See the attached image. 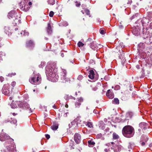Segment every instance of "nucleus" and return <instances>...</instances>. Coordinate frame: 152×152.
Instances as JSON below:
<instances>
[{
	"mask_svg": "<svg viewBox=\"0 0 152 152\" xmlns=\"http://www.w3.org/2000/svg\"><path fill=\"white\" fill-rule=\"evenodd\" d=\"M57 69L56 64L47 65L45 68V73L48 79L53 82H56L58 76L57 74Z\"/></svg>",
	"mask_w": 152,
	"mask_h": 152,
	"instance_id": "nucleus-1",
	"label": "nucleus"
},
{
	"mask_svg": "<svg viewBox=\"0 0 152 152\" xmlns=\"http://www.w3.org/2000/svg\"><path fill=\"white\" fill-rule=\"evenodd\" d=\"M0 140L1 141L7 140L4 143V145L6 148V149H5L6 152H13L15 147L14 145V140L10 138L6 134L1 133L0 134Z\"/></svg>",
	"mask_w": 152,
	"mask_h": 152,
	"instance_id": "nucleus-2",
	"label": "nucleus"
},
{
	"mask_svg": "<svg viewBox=\"0 0 152 152\" xmlns=\"http://www.w3.org/2000/svg\"><path fill=\"white\" fill-rule=\"evenodd\" d=\"M122 133L125 137L128 138L131 137L134 135V129L132 126H126L123 128Z\"/></svg>",
	"mask_w": 152,
	"mask_h": 152,
	"instance_id": "nucleus-3",
	"label": "nucleus"
},
{
	"mask_svg": "<svg viewBox=\"0 0 152 152\" xmlns=\"http://www.w3.org/2000/svg\"><path fill=\"white\" fill-rule=\"evenodd\" d=\"M41 81V77L40 74L39 73L35 74L34 72L32 76L29 79L30 82L34 85L39 84Z\"/></svg>",
	"mask_w": 152,
	"mask_h": 152,
	"instance_id": "nucleus-4",
	"label": "nucleus"
},
{
	"mask_svg": "<svg viewBox=\"0 0 152 152\" xmlns=\"http://www.w3.org/2000/svg\"><path fill=\"white\" fill-rule=\"evenodd\" d=\"M28 0H24L20 3V8L21 9L24 11H27L29 10L30 7L32 5V3L31 1L28 2Z\"/></svg>",
	"mask_w": 152,
	"mask_h": 152,
	"instance_id": "nucleus-5",
	"label": "nucleus"
},
{
	"mask_svg": "<svg viewBox=\"0 0 152 152\" xmlns=\"http://www.w3.org/2000/svg\"><path fill=\"white\" fill-rule=\"evenodd\" d=\"M106 145L108 147L110 146L111 149H113L114 152H119L121 149V145H115L113 142L107 143Z\"/></svg>",
	"mask_w": 152,
	"mask_h": 152,
	"instance_id": "nucleus-6",
	"label": "nucleus"
},
{
	"mask_svg": "<svg viewBox=\"0 0 152 152\" xmlns=\"http://www.w3.org/2000/svg\"><path fill=\"white\" fill-rule=\"evenodd\" d=\"M18 107L23 109H28L31 113L33 112V110L30 108L29 105L26 102H22L20 101L18 103Z\"/></svg>",
	"mask_w": 152,
	"mask_h": 152,
	"instance_id": "nucleus-7",
	"label": "nucleus"
},
{
	"mask_svg": "<svg viewBox=\"0 0 152 152\" xmlns=\"http://www.w3.org/2000/svg\"><path fill=\"white\" fill-rule=\"evenodd\" d=\"M13 21L12 23L14 26L17 25L21 22V18L20 15L19 13L16 14L12 19Z\"/></svg>",
	"mask_w": 152,
	"mask_h": 152,
	"instance_id": "nucleus-8",
	"label": "nucleus"
},
{
	"mask_svg": "<svg viewBox=\"0 0 152 152\" xmlns=\"http://www.w3.org/2000/svg\"><path fill=\"white\" fill-rule=\"evenodd\" d=\"M66 74V70L63 69L61 73V79L62 82L65 83L69 80V79L67 77Z\"/></svg>",
	"mask_w": 152,
	"mask_h": 152,
	"instance_id": "nucleus-9",
	"label": "nucleus"
},
{
	"mask_svg": "<svg viewBox=\"0 0 152 152\" xmlns=\"http://www.w3.org/2000/svg\"><path fill=\"white\" fill-rule=\"evenodd\" d=\"M83 101V99L82 97L78 98L76 101L75 103V105L76 107L79 108L81 105V103Z\"/></svg>",
	"mask_w": 152,
	"mask_h": 152,
	"instance_id": "nucleus-10",
	"label": "nucleus"
},
{
	"mask_svg": "<svg viewBox=\"0 0 152 152\" xmlns=\"http://www.w3.org/2000/svg\"><path fill=\"white\" fill-rule=\"evenodd\" d=\"M2 92L4 95L9 96L11 93V91L8 89V87L4 86L2 89Z\"/></svg>",
	"mask_w": 152,
	"mask_h": 152,
	"instance_id": "nucleus-11",
	"label": "nucleus"
},
{
	"mask_svg": "<svg viewBox=\"0 0 152 152\" xmlns=\"http://www.w3.org/2000/svg\"><path fill=\"white\" fill-rule=\"evenodd\" d=\"M140 127L143 130H145L149 128V126L148 124L145 122H141L139 124Z\"/></svg>",
	"mask_w": 152,
	"mask_h": 152,
	"instance_id": "nucleus-12",
	"label": "nucleus"
},
{
	"mask_svg": "<svg viewBox=\"0 0 152 152\" xmlns=\"http://www.w3.org/2000/svg\"><path fill=\"white\" fill-rule=\"evenodd\" d=\"M81 136L80 134L78 133H75L74 135V139L76 143L77 144H79L81 141Z\"/></svg>",
	"mask_w": 152,
	"mask_h": 152,
	"instance_id": "nucleus-13",
	"label": "nucleus"
},
{
	"mask_svg": "<svg viewBox=\"0 0 152 152\" xmlns=\"http://www.w3.org/2000/svg\"><path fill=\"white\" fill-rule=\"evenodd\" d=\"M140 29L139 27L137 26L134 28L132 30V32L133 34L135 36L138 35L140 34Z\"/></svg>",
	"mask_w": 152,
	"mask_h": 152,
	"instance_id": "nucleus-14",
	"label": "nucleus"
},
{
	"mask_svg": "<svg viewBox=\"0 0 152 152\" xmlns=\"http://www.w3.org/2000/svg\"><path fill=\"white\" fill-rule=\"evenodd\" d=\"M106 95L110 99H113L114 96V95L112 90L110 89L107 90Z\"/></svg>",
	"mask_w": 152,
	"mask_h": 152,
	"instance_id": "nucleus-15",
	"label": "nucleus"
},
{
	"mask_svg": "<svg viewBox=\"0 0 152 152\" xmlns=\"http://www.w3.org/2000/svg\"><path fill=\"white\" fill-rule=\"evenodd\" d=\"M148 140V138L146 136H142L141 138L140 142L142 146H144L145 144V142H147Z\"/></svg>",
	"mask_w": 152,
	"mask_h": 152,
	"instance_id": "nucleus-16",
	"label": "nucleus"
},
{
	"mask_svg": "<svg viewBox=\"0 0 152 152\" xmlns=\"http://www.w3.org/2000/svg\"><path fill=\"white\" fill-rule=\"evenodd\" d=\"M26 45L27 47L30 49L33 48L34 46L33 42L31 40L27 41L26 43Z\"/></svg>",
	"mask_w": 152,
	"mask_h": 152,
	"instance_id": "nucleus-17",
	"label": "nucleus"
},
{
	"mask_svg": "<svg viewBox=\"0 0 152 152\" xmlns=\"http://www.w3.org/2000/svg\"><path fill=\"white\" fill-rule=\"evenodd\" d=\"M5 123L10 122L11 124H16L17 123V120L15 119H13L12 118H10V119L8 118L7 120H6L4 121Z\"/></svg>",
	"mask_w": 152,
	"mask_h": 152,
	"instance_id": "nucleus-18",
	"label": "nucleus"
},
{
	"mask_svg": "<svg viewBox=\"0 0 152 152\" xmlns=\"http://www.w3.org/2000/svg\"><path fill=\"white\" fill-rule=\"evenodd\" d=\"M150 20L148 18H143L141 20V23L143 26L148 24Z\"/></svg>",
	"mask_w": 152,
	"mask_h": 152,
	"instance_id": "nucleus-19",
	"label": "nucleus"
},
{
	"mask_svg": "<svg viewBox=\"0 0 152 152\" xmlns=\"http://www.w3.org/2000/svg\"><path fill=\"white\" fill-rule=\"evenodd\" d=\"M15 11L12 10L9 12L8 14V17L9 18H12V19L13 18V17L16 15V14H18Z\"/></svg>",
	"mask_w": 152,
	"mask_h": 152,
	"instance_id": "nucleus-20",
	"label": "nucleus"
},
{
	"mask_svg": "<svg viewBox=\"0 0 152 152\" xmlns=\"http://www.w3.org/2000/svg\"><path fill=\"white\" fill-rule=\"evenodd\" d=\"M76 119H75L74 121L71 122V124H69V128L73 127L75 128L77 125V123H76Z\"/></svg>",
	"mask_w": 152,
	"mask_h": 152,
	"instance_id": "nucleus-21",
	"label": "nucleus"
},
{
	"mask_svg": "<svg viewBox=\"0 0 152 152\" xmlns=\"http://www.w3.org/2000/svg\"><path fill=\"white\" fill-rule=\"evenodd\" d=\"M96 47L97 45H96L95 42H92L90 44V48L94 50H95L97 49Z\"/></svg>",
	"mask_w": 152,
	"mask_h": 152,
	"instance_id": "nucleus-22",
	"label": "nucleus"
},
{
	"mask_svg": "<svg viewBox=\"0 0 152 152\" xmlns=\"http://www.w3.org/2000/svg\"><path fill=\"white\" fill-rule=\"evenodd\" d=\"M58 124L56 123H53L51 126V129L54 131L56 130L58 128Z\"/></svg>",
	"mask_w": 152,
	"mask_h": 152,
	"instance_id": "nucleus-23",
	"label": "nucleus"
},
{
	"mask_svg": "<svg viewBox=\"0 0 152 152\" xmlns=\"http://www.w3.org/2000/svg\"><path fill=\"white\" fill-rule=\"evenodd\" d=\"M5 31L6 33L8 35H11L12 34V31L10 28L8 27H5L4 28Z\"/></svg>",
	"mask_w": 152,
	"mask_h": 152,
	"instance_id": "nucleus-24",
	"label": "nucleus"
},
{
	"mask_svg": "<svg viewBox=\"0 0 152 152\" xmlns=\"http://www.w3.org/2000/svg\"><path fill=\"white\" fill-rule=\"evenodd\" d=\"M104 134H102L101 133H99L96 135V137L97 139H100L103 140L104 139Z\"/></svg>",
	"mask_w": 152,
	"mask_h": 152,
	"instance_id": "nucleus-25",
	"label": "nucleus"
},
{
	"mask_svg": "<svg viewBox=\"0 0 152 152\" xmlns=\"http://www.w3.org/2000/svg\"><path fill=\"white\" fill-rule=\"evenodd\" d=\"M47 31L48 34H50L52 32V28L51 27V25L50 23L48 24Z\"/></svg>",
	"mask_w": 152,
	"mask_h": 152,
	"instance_id": "nucleus-26",
	"label": "nucleus"
},
{
	"mask_svg": "<svg viewBox=\"0 0 152 152\" xmlns=\"http://www.w3.org/2000/svg\"><path fill=\"white\" fill-rule=\"evenodd\" d=\"M64 99L66 100H68L69 99H73L75 100V98L72 96H69V95H66L64 97Z\"/></svg>",
	"mask_w": 152,
	"mask_h": 152,
	"instance_id": "nucleus-27",
	"label": "nucleus"
},
{
	"mask_svg": "<svg viewBox=\"0 0 152 152\" xmlns=\"http://www.w3.org/2000/svg\"><path fill=\"white\" fill-rule=\"evenodd\" d=\"M94 71L92 70H90L89 75H88L89 78L91 79H93L94 77Z\"/></svg>",
	"mask_w": 152,
	"mask_h": 152,
	"instance_id": "nucleus-28",
	"label": "nucleus"
},
{
	"mask_svg": "<svg viewBox=\"0 0 152 152\" xmlns=\"http://www.w3.org/2000/svg\"><path fill=\"white\" fill-rule=\"evenodd\" d=\"M84 123L88 127L90 128L93 127V124L92 122L90 121H88L87 122H84Z\"/></svg>",
	"mask_w": 152,
	"mask_h": 152,
	"instance_id": "nucleus-29",
	"label": "nucleus"
},
{
	"mask_svg": "<svg viewBox=\"0 0 152 152\" xmlns=\"http://www.w3.org/2000/svg\"><path fill=\"white\" fill-rule=\"evenodd\" d=\"M88 146L90 147H92L94 146L95 144V142L94 141L91 140H89L88 141Z\"/></svg>",
	"mask_w": 152,
	"mask_h": 152,
	"instance_id": "nucleus-30",
	"label": "nucleus"
},
{
	"mask_svg": "<svg viewBox=\"0 0 152 152\" xmlns=\"http://www.w3.org/2000/svg\"><path fill=\"white\" fill-rule=\"evenodd\" d=\"M113 139L114 140H117L119 139V137L115 133H113Z\"/></svg>",
	"mask_w": 152,
	"mask_h": 152,
	"instance_id": "nucleus-31",
	"label": "nucleus"
},
{
	"mask_svg": "<svg viewBox=\"0 0 152 152\" xmlns=\"http://www.w3.org/2000/svg\"><path fill=\"white\" fill-rule=\"evenodd\" d=\"M113 102L114 104H118L119 103V100L118 98H115L113 101Z\"/></svg>",
	"mask_w": 152,
	"mask_h": 152,
	"instance_id": "nucleus-32",
	"label": "nucleus"
},
{
	"mask_svg": "<svg viewBox=\"0 0 152 152\" xmlns=\"http://www.w3.org/2000/svg\"><path fill=\"white\" fill-rule=\"evenodd\" d=\"M146 18L151 20L152 18V13L151 12H148V15Z\"/></svg>",
	"mask_w": 152,
	"mask_h": 152,
	"instance_id": "nucleus-33",
	"label": "nucleus"
},
{
	"mask_svg": "<svg viewBox=\"0 0 152 152\" xmlns=\"http://www.w3.org/2000/svg\"><path fill=\"white\" fill-rule=\"evenodd\" d=\"M20 34L22 35L25 36H28L29 34L28 33V32L26 31H22V32H21Z\"/></svg>",
	"mask_w": 152,
	"mask_h": 152,
	"instance_id": "nucleus-34",
	"label": "nucleus"
},
{
	"mask_svg": "<svg viewBox=\"0 0 152 152\" xmlns=\"http://www.w3.org/2000/svg\"><path fill=\"white\" fill-rule=\"evenodd\" d=\"M48 4L53 5L55 3V0H48Z\"/></svg>",
	"mask_w": 152,
	"mask_h": 152,
	"instance_id": "nucleus-35",
	"label": "nucleus"
},
{
	"mask_svg": "<svg viewBox=\"0 0 152 152\" xmlns=\"http://www.w3.org/2000/svg\"><path fill=\"white\" fill-rule=\"evenodd\" d=\"M134 147V144L133 143H129V145L128 146V148L129 149H132Z\"/></svg>",
	"mask_w": 152,
	"mask_h": 152,
	"instance_id": "nucleus-36",
	"label": "nucleus"
},
{
	"mask_svg": "<svg viewBox=\"0 0 152 152\" xmlns=\"http://www.w3.org/2000/svg\"><path fill=\"white\" fill-rule=\"evenodd\" d=\"M84 11L87 15H89L90 17H91V15H90V11L89 10L87 9H85Z\"/></svg>",
	"mask_w": 152,
	"mask_h": 152,
	"instance_id": "nucleus-37",
	"label": "nucleus"
},
{
	"mask_svg": "<svg viewBox=\"0 0 152 152\" xmlns=\"http://www.w3.org/2000/svg\"><path fill=\"white\" fill-rule=\"evenodd\" d=\"M78 46L79 47H82L83 45L84 44L81 42H79L77 43Z\"/></svg>",
	"mask_w": 152,
	"mask_h": 152,
	"instance_id": "nucleus-38",
	"label": "nucleus"
},
{
	"mask_svg": "<svg viewBox=\"0 0 152 152\" xmlns=\"http://www.w3.org/2000/svg\"><path fill=\"white\" fill-rule=\"evenodd\" d=\"M83 132L84 133L88 134V131L87 129L86 128H84L83 129Z\"/></svg>",
	"mask_w": 152,
	"mask_h": 152,
	"instance_id": "nucleus-39",
	"label": "nucleus"
},
{
	"mask_svg": "<svg viewBox=\"0 0 152 152\" xmlns=\"http://www.w3.org/2000/svg\"><path fill=\"white\" fill-rule=\"evenodd\" d=\"M83 76L81 75H80L78 76L77 77V79L79 80H81L83 78Z\"/></svg>",
	"mask_w": 152,
	"mask_h": 152,
	"instance_id": "nucleus-40",
	"label": "nucleus"
},
{
	"mask_svg": "<svg viewBox=\"0 0 152 152\" xmlns=\"http://www.w3.org/2000/svg\"><path fill=\"white\" fill-rule=\"evenodd\" d=\"M120 86L118 85H117L115 86L114 89L115 90H119L120 89Z\"/></svg>",
	"mask_w": 152,
	"mask_h": 152,
	"instance_id": "nucleus-41",
	"label": "nucleus"
},
{
	"mask_svg": "<svg viewBox=\"0 0 152 152\" xmlns=\"http://www.w3.org/2000/svg\"><path fill=\"white\" fill-rule=\"evenodd\" d=\"M75 5L77 7H79L80 5V2L76 1L75 2Z\"/></svg>",
	"mask_w": 152,
	"mask_h": 152,
	"instance_id": "nucleus-42",
	"label": "nucleus"
},
{
	"mask_svg": "<svg viewBox=\"0 0 152 152\" xmlns=\"http://www.w3.org/2000/svg\"><path fill=\"white\" fill-rule=\"evenodd\" d=\"M145 35H146V36L144 35V38L145 39L146 38H148L149 36V33L148 32H147L146 33Z\"/></svg>",
	"mask_w": 152,
	"mask_h": 152,
	"instance_id": "nucleus-43",
	"label": "nucleus"
},
{
	"mask_svg": "<svg viewBox=\"0 0 152 152\" xmlns=\"http://www.w3.org/2000/svg\"><path fill=\"white\" fill-rule=\"evenodd\" d=\"M54 12L52 11H51L49 13V15L50 17H52L54 15Z\"/></svg>",
	"mask_w": 152,
	"mask_h": 152,
	"instance_id": "nucleus-44",
	"label": "nucleus"
},
{
	"mask_svg": "<svg viewBox=\"0 0 152 152\" xmlns=\"http://www.w3.org/2000/svg\"><path fill=\"white\" fill-rule=\"evenodd\" d=\"M74 143L73 142H72L70 144V146H71V148H74Z\"/></svg>",
	"mask_w": 152,
	"mask_h": 152,
	"instance_id": "nucleus-45",
	"label": "nucleus"
},
{
	"mask_svg": "<svg viewBox=\"0 0 152 152\" xmlns=\"http://www.w3.org/2000/svg\"><path fill=\"white\" fill-rule=\"evenodd\" d=\"M100 33L102 34H105V32L104 30L102 29L100 30Z\"/></svg>",
	"mask_w": 152,
	"mask_h": 152,
	"instance_id": "nucleus-46",
	"label": "nucleus"
},
{
	"mask_svg": "<svg viewBox=\"0 0 152 152\" xmlns=\"http://www.w3.org/2000/svg\"><path fill=\"white\" fill-rule=\"evenodd\" d=\"M68 25V23L66 21L64 22L63 23V25L64 26H67Z\"/></svg>",
	"mask_w": 152,
	"mask_h": 152,
	"instance_id": "nucleus-47",
	"label": "nucleus"
},
{
	"mask_svg": "<svg viewBox=\"0 0 152 152\" xmlns=\"http://www.w3.org/2000/svg\"><path fill=\"white\" fill-rule=\"evenodd\" d=\"M4 80V78L2 76H0V81L1 82H2Z\"/></svg>",
	"mask_w": 152,
	"mask_h": 152,
	"instance_id": "nucleus-48",
	"label": "nucleus"
},
{
	"mask_svg": "<svg viewBox=\"0 0 152 152\" xmlns=\"http://www.w3.org/2000/svg\"><path fill=\"white\" fill-rule=\"evenodd\" d=\"M3 52H0V60H2V58H1L2 56H3Z\"/></svg>",
	"mask_w": 152,
	"mask_h": 152,
	"instance_id": "nucleus-49",
	"label": "nucleus"
},
{
	"mask_svg": "<svg viewBox=\"0 0 152 152\" xmlns=\"http://www.w3.org/2000/svg\"><path fill=\"white\" fill-rule=\"evenodd\" d=\"M15 84L16 83L15 82H12L11 84V85L13 87H14L15 85Z\"/></svg>",
	"mask_w": 152,
	"mask_h": 152,
	"instance_id": "nucleus-50",
	"label": "nucleus"
},
{
	"mask_svg": "<svg viewBox=\"0 0 152 152\" xmlns=\"http://www.w3.org/2000/svg\"><path fill=\"white\" fill-rule=\"evenodd\" d=\"M11 106L12 108H15L16 107L15 105L13 104H11Z\"/></svg>",
	"mask_w": 152,
	"mask_h": 152,
	"instance_id": "nucleus-51",
	"label": "nucleus"
},
{
	"mask_svg": "<svg viewBox=\"0 0 152 152\" xmlns=\"http://www.w3.org/2000/svg\"><path fill=\"white\" fill-rule=\"evenodd\" d=\"M45 137L47 139H48L50 138V135L48 134H45Z\"/></svg>",
	"mask_w": 152,
	"mask_h": 152,
	"instance_id": "nucleus-52",
	"label": "nucleus"
},
{
	"mask_svg": "<svg viewBox=\"0 0 152 152\" xmlns=\"http://www.w3.org/2000/svg\"><path fill=\"white\" fill-rule=\"evenodd\" d=\"M143 57H142V58H146V53H145L144 52L143 53Z\"/></svg>",
	"mask_w": 152,
	"mask_h": 152,
	"instance_id": "nucleus-53",
	"label": "nucleus"
},
{
	"mask_svg": "<svg viewBox=\"0 0 152 152\" xmlns=\"http://www.w3.org/2000/svg\"><path fill=\"white\" fill-rule=\"evenodd\" d=\"M142 45L143 47L142 48H143V47H144V45L143 43H140L139 45H138V46L139 47H140L141 46V45Z\"/></svg>",
	"mask_w": 152,
	"mask_h": 152,
	"instance_id": "nucleus-54",
	"label": "nucleus"
},
{
	"mask_svg": "<svg viewBox=\"0 0 152 152\" xmlns=\"http://www.w3.org/2000/svg\"><path fill=\"white\" fill-rule=\"evenodd\" d=\"M110 148H108V149H107V148H105L104 149V151L106 152H108V151H110Z\"/></svg>",
	"mask_w": 152,
	"mask_h": 152,
	"instance_id": "nucleus-55",
	"label": "nucleus"
},
{
	"mask_svg": "<svg viewBox=\"0 0 152 152\" xmlns=\"http://www.w3.org/2000/svg\"><path fill=\"white\" fill-rule=\"evenodd\" d=\"M149 147L150 150L152 151V143H151L149 145Z\"/></svg>",
	"mask_w": 152,
	"mask_h": 152,
	"instance_id": "nucleus-56",
	"label": "nucleus"
},
{
	"mask_svg": "<svg viewBox=\"0 0 152 152\" xmlns=\"http://www.w3.org/2000/svg\"><path fill=\"white\" fill-rule=\"evenodd\" d=\"M132 2V0H128V2L127 3L128 4H131V3Z\"/></svg>",
	"mask_w": 152,
	"mask_h": 152,
	"instance_id": "nucleus-57",
	"label": "nucleus"
},
{
	"mask_svg": "<svg viewBox=\"0 0 152 152\" xmlns=\"http://www.w3.org/2000/svg\"><path fill=\"white\" fill-rule=\"evenodd\" d=\"M69 114V113L68 112H67L65 113L64 115V116L66 117L67 116V114Z\"/></svg>",
	"mask_w": 152,
	"mask_h": 152,
	"instance_id": "nucleus-58",
	"label": "nucleus"
},
{
	"mask_svg": "<svg viewBox=\"0 0 152 152\" xmlns=\"http://www.w3.org/2000/svg\"><path fill=\"white\" fill-rule=\"evenodd\" d=\"M97 90V88H95L93 89V90L94 91H96Z\"/></svg>",
	"mask_w": 152,
	"mask_h": 152,
	"instance_id": "nucleus-59",
	"label": "nucleus"
},
{
	"mask_svg": "<svg viewBox=\"0 0 152 152\" xmlns=\"http://www.w3.org/2000/svg\"><path fill=\"white\" fill-rule=\"evenodd\" d=\"M53 107L54 108V109H56V107L55 106V105L54 104V105L53 106Z\"/></svg>",
	"mask_w": 152,
	"mask_h": 152,
	"instance_id": "nucleus-60",
	"label": "nucleus"
},
{
	"mask_svg": "<svg viewBox=\"0 0 152 152\" xmlns=\"http://www.w3.org/2000/svg\"><path fill=\"white\" fill-rule=\"evenodd\" d=\"M61 56L62 57H63L64 56V54H63V53H61Z\"/></svg>",
	"mask_w": 152,
	"mask_h": 152,
	"instance_id": "nucleus-61",
	"label": "nucleus"
},
{
	"mask_svg": "<svg viewBox=\"0 0 152 152\" xmlns=\"http://www.w3.org/2000/svg\"><path fill=\"white\" fill-rule=\"evenodd\" d=\"M65 107L66 108H67L68 107V105L67 104H66L65 105Z\"/></svg>",
	"mask_w": 152,
	"mask_h": 152,
	"instance_id": "nucleus-62",
	"label": "nucleus"
},
{
	"mask_svg": "<svg viewBox=\"0 0 152 152\" xmlns=\"http://www.w3.org/2000/svg\"><path fill=\"white\" fill-rule=\"evenodd\" d=\"M119 27L120 28H122L123 27V26L122 25H121L119 26Z\"/></svg>",
	"mask_w": 152,
	"mask_h": 152,
	"instance_id": "nucleus-63",
	"label": "nucleus"
},
{
	"mask_svg": "<svg viewBox=\"0 0 152 152\" xmlns=\"http://www.w3.org/2000/svg\"><path fill=\"white\" fill-rule=\"evenodd\" d=\"M12 115H14V116H15V115H17V114H16L15 113H12Z\"/></svg>",
	"mask_w": 152,
	"mask_h": 152,
	"instance_id": "nucleus-64",
	"label": "nucleus"
}]
</instances>
